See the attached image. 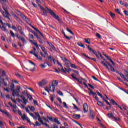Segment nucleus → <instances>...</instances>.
Masks as SVG:
<instances>
[{"label":"nucleus","mask_w":128,"mask_h":128,"mask_svg":"<svg viewBox=\"0 0 128 128\" xmlns=\"http://www.w3.org/2000/svg\"><path fill=\"white\" fill-rule=\"evenodd\" d=\"M2 74L3 76H6V72L4 71H1Z\"/></svg>","instance_id":"13d9d810"},{"label":"nucleus","mask_w":128,"mask_h":128,"mask_svg":"<svg viewBox=\"0 0 128 128\" xmlns=\"http://www.w3.org/2000/svg\"><path fill=\"white\" fill-rule=\"evenodd\" d=\"M83 110L84 114H86L88 112V106L87 104H85L83 106Z\"/></svg>","instance_id":"9b49d317"},{"label":"nucleus","mask_w":128,"mask_h":128,"mask_svg":"<svg viewBox=\"0 0 128 128\" xmlns=\"http://www.w3.org/2000/svg\"><path fill=\"white\" fill-rule=\"evenodd\" d=\"M50 46L53 50H56V48H54V46L52 45V44L50 43L49 44Z\"/></svg>","instance_id":"c9c22d12"},{"label":"nucleus","mask_w":128,"mask_h":128,"mask_svg":"<svg viewBox=\"0 0 128 128\" xmlns=\"http://www.w3.org/2000/svg\"><path fill=\"white\" fill-rule=\"evenodd\" d=\"M28 98L30 100H32V96L31 95H28Z\"/></svg>","instance_id":"37998d69"},{"label":"nucleus","mask_w":128,"mask_h":128,"mask_svg":"<svg viewBox=\"0 0 128 128\" xmlns=\"http://www.w3.org/2000/svg\"><path fill=\"white\" fill-rule=\"evenodd\" d=\"M90 116H91L92 120H94V111L92 110L90 111Z\"/></svg>","instance_id":"5701e85b"},{"label":"nucleus","mask_w":128,"mask_h":128,"mask_svg":"<svg viewBox=\"0 0 128 128\" xmlns=\"http://www.w3.org/2000/svg\"><path fill=\"white\" fill-rule=\"evenodd\" d=\"M78 46H80L81 48H86L84 46V44H82V43H78Z\"/></svg>","instance_id":"a19ab883"},{"label":"nucleus","mask_w":128,"mask_h":128,"mask_svg":"<svg viewBox=\"0 0 128 128\" xmlns=\"http://www.w3.org/2000/svg\"><path fill=\"white\" fill-rule=\"evenodd\" d=\"M58 64V66H60V68H61V69L60 70H61V72H64V74H66V72H72V70H70V68H65V70L64 69V67L62 66V65L60 62L58 61L57 62Z\"/></svg>","instance_id":"f03ea898"},{"label":"nucleus","mask_w":128,"mask_h":128,"mask_svg":"<svg viewBox=\"0 0 128 128\" xmlns=\"http://www.w3.org/2000/svg\"><path fill=\"white\" fill-rule=\"evenodd\" d=\"M48 84V80H43L41 82L38 83L39 86L40 88H42L44 86H46V84Z\"/></svg>","instance_id":"9d476101"},{"label":"nucleus","mask_w":128,"mask_h":128,"mask_svg":"<svg viewBox=\"0 0 128 128\" xmlns=\"http://www.w3.org/2000/svg\"><path fill=\"white\" fill-rule=\"evenodd\" d=\"M98 105L99 106H104V103L98 101Z\"/></svg>","instance_id":"e433bc0d"},{"label":"nucleus","mask_w":128,"mask_h":128,"mask_svg":"<svg viewBox=\"0 0 128 128\" xmlns=\"http://www.w3.org/2000/svg\"><path fill=\"white\" fill-rule=\"evenodd\" d=\"M29 108L31 112H34L36 110V108L32 106H30Z\"/></svg>","instance_id":"2f4dec72"},{"label":"nucleus","mask_w":128,"mask_h":128,"mask_svg":"<svg viewBox=\"0 0 128 128\" xmlns=\"http://www.w3.org/2000/svg\"><path fill=\"white\" fill-rule=\"evenodd\" d=\"M23 94H25V96H26V94H28V91L25 90L23 92Z\"/></svg>","instance_id":"338daca9"},{"label":"nucleus","mask_w":128,"mask_h":128,"mask_svg":"<svg viewBox=\"0 0 128 128\" xmlns=\"http://www.w3.org/2000/svg\"><path fill=\"white\" fill-rule=\"evenodd\" d=\"M89 90H90V94H92L94 96L96 94V93L94 92L92 90H90V89H89Z\"/></svg>","instance_id":"72a5a7b5"},{"label":"nucleus","mask_w":128,"mask_h":128,"mask_svg":"<svg viewBox=\"0 0 128 128\" xmlns=\"http://www.w3.org/2000/svg\"><path fill=\"white\" fill-rule=\"evenodd\" d=\"M47 118H48V120H50V122H54V118L52 117H49L48 116H47Z\"/></svg>","instance_id":"a18cd8bd"},{"label":"nucleus","mask_w":128,"mask_h":128,"mask_svg":"<svg viewBox=\"0 0 128 128\" xmlns=\"http://www.w3.org/2000/svg\"><path fill=\"white\" fill-rule=\"evenodd\" d=\"M0 28L3 32H8V30H6V27H4V23L3 25L0 26Z\"/></svg>","instance_id":"f3484780"},{"label":"nucleus","mask_w":128,"mask_h":128,"mask_svg":"<svg viewBox=\"0 0 128 128\" xmlns=\"http://www.w3.org/2000/svg\"><path fill=\"white\" fill-rule=\"evenodd\" d=\"M118 74L123 78L124 80V82H128V75H126V76H124V75H123L122 73H118Z\"/></svg>","instance_id":"f8f14e48"},{"label":"nucleus","mask_w":128,"mask_h":128,"mask_svg":"<svg viewBox=\"0 0 128 128\" xmlns=\"http://www.w3.org/2000/svg\"><path fill=\"white\" fill-rule=\"evenodd\" d=\"M50 66V64H48V63H46V62H45L44 64H40V66L41 68H46V66Z\"/></svg>","instance_id":"dca6fc26"},{"label":"nucleus","mask_w":128,"mask_h":128,"mask_svg":"<svg viewBox=\"0 0 128 128\" xmlns=\"http://www.w3.org/2000/svg\"><path fill=\"white\" fill-rule=\"evenodd\" d=\"M84 42L86 44H90V38L84 39Z\"/></svg>","instance_id":"cd10ccee"},{"label":"nucleus","mask_w":128,"mask_h":128,"mask_svg":"<svg viewBox=\"0 0 128 128\" xmlns=\"http://www.w3.org/2000/svg\"><path fill=\"white\" fill-rule=\"evenodd\" d=\"M10 87L11 88L12 92L14 90V88H15L14 84H12Z\"/></svg>","instance_id":"f704fd0d"},{"label":"nucleus","mask_w":128,"mask_h":128,"mask_svg":"<svg viewBox=\"0 0 128 128\" xmlns=\"http://www.w3.org/2000/svg\"><path fill=\"white\" fill-rule=\"evenodd\" d=\"M58 82L56 80L52 82V88L53 90H56V86H58Z\"/></svg>","instance_id":"4468645a"},{"label":"nucleus","mask_w":128,"mask_h":128,"mask_svg":"<svg viewBox=\"0 0 128 128\" xmlns=\"http://www.w3.org/2000/svg\"><path fill=\"white\" fill-rule=\"evenodd\" d=\"M48 60L51 62H54V64H56V62L54 60L52 57V56H48Z\"/></svg>","instance_id":"412c9836"},{"label":"nucleus","mask_w":128,"mask_h":128,"mask_svg":"<svg viewBox=\"0 0 128 128\" xmlns=\"http://www.w3.org/2000/svg\"><path fill=\"white\" fill-rule=\"evenodd\" d=\"M72 78H74V80H77V82H80V84H84V86H86V88H88V84H86V82H82V80L77 78H76V76L74 75V74H72Z\"/></svg>","instance_id":"423d86ee"},{"label":"nucleus","mask_w":128,"mask_h":128,"mask_svg":"<svg viewBox=\"0 0 128 128\" xmlns=\"http://www.w3.org/2000/svg\"><path fill=\"white\" fill-rule=\"evenodd\" d=\"M36 38H37L38 40H39L40 42V44H42V39H40V36H36Z\"/></svg>","instance_id":"58836bf2"},{"label":"nucleus","mask_w":128,"mask_h":128,"mask_svg":"<svg viewBox=\"0 0 128 128\" xmlns=\"http://www.w3.org/2000/svg\"><path fill=\"white\" fill-rule=\"evenodd\" d=\"M12 28L14 30H16V32H18V28L15 26H12Z\"/></svg>","instance_id":"680f3d73"},{"label":"nucleus","mask_w":128,"mask_h":128,"mask_svg":"<svg viewBox=\"0 0 128 128\" xmlns=\"http://www.w3.org/2000/svg\"><path fill=\"white\" fill-rule=\"evenodd\" d=\"M48 12L54 18L57 20H60V18H58V16H56V14H54V11H52V10L48 9Z\"/></svg>","instance_id":"39448f33"},{"label":"nucleus","mask_w":128,"mask_h":128,"mask_svg":"<svg viewBox=\"0 0 128 128\" xmlns=\"http://www.w3.org/2000/svg\"><path fill=\"white\" fill-rule=\"evenodd\" d=\"M96 37L98 38L102 39V36H100V34H96Z\"/></svg>","instance_id":"864d4df0"},{"label":"nucleus","mask_w":128,"mask_h":128,"mask_svg":"<svg viewBox=\"0 0 128 128\" xmlns=\"http://www.w3.org/2000/svg\"><path fill=\"white\" fill-rule=\"evenodd\" d=\"M2 126H4V123L0 121V128H2Z\"/></svg>","instance_id":"4d7b16f0"},{"label":"nucleus","mask_w":128,"mask_h":128,"mask_svg":"<svg viewBox=\"0 0 128 128\" xmlns=\"http://www.w3.org/2000/svg\"><path fill=\"white\" fill-rule=\"evenodd\" d=\"M63 104L64 106V108H68V105L66 104V102H64L63 103Z\"/></svg>","instance_id":"0e129e2a"},{"label":"nucleus","mask_w":128,"mask_h":128,"mask_svg":"<svg viewBox=\"0 0 128 128\" xmlns=\"http://www.w3.org/2000/svg\"><path fill=\"white\" fill-rule=\"evenodd\" d=\"M0 24H1V26H4V22H2V18L0 16Z\"/></svg>","instance_id":"79ce46f5"},{"label":"nucleus","mask_w":128,"mask_h":128,"mask_svg":"<svg viewBox=\"0 0 128 128\" xmlns=\"http://www.w3.org/2000/svg\"><path fill=\"white\" fill-rule=\"evenodd\" d=\"M0 112L2 114H6V116L8 118H10V113H8V112L6 111H2V110H1Z\"/></svg>","instance_id":"a211bd4d"},{"label":"nucleus","mask_w":128,"mask_h":128,"mask_svg":"<svg viewBox=\"0 0 128 128\" xmlns=\"http://www.w3.org/2000/svg\"><path fill=\"white\" fill-rule=\"evenodd\" d=\"M10 32L12 38H14V36H16V35H14V33L12 31H10Z\"/></svg>","instance_id":"bf43d9fd"},{"label":"nucleus","mask_w":128,"mask_h":128,"mask_svg":"<svg viewBox=\"0 0 128 128\" xmlns=\"http://www.w3.org/2000/svg\"><path fill=\"white\" fill-rule=\"evenodd\" d=\"M30 42L32 44H34V46H36L37 48H38V43L36 42L34 40L33 41L32 40H30Z\"/></svg>","instance_id":"6ab92c4d"},{"label":"nucleus","mask_w":128,"mask_h":128,"mask_svg":"<svg viewBox=\"0 0 128 128\" xmlns=\"http://www.w3.org/2000/svg\"><path fill=\"white\" fill-rule=\"evenodd\" d=\"M42 118H40V117H38V122H40V124H44V121H42Z\"/></svg>","instance_id":"c756f323"},{"label":"nucleus","mask_w":128,"mask_h":128,"mask_svg":"<svg viewBox=\"0 0 128 128\" xmlns=\"http://www.w3.org/2000/svg\"><path fill=\"white\" fill-rule=\"evenodd\" d=\"M71 68H78V67L74 64H71Z\"/></svg>","instance_id":"49530a36"},{"label":"nucleus","mask_w":128,"mask_h":128,"mask_svg":"<svg viewBox=\"0 0 128 128\" xmlns=\"http://www.w3.org/2000/svg\"><path fill=\"white\" fill-rule=\"evenodd\" d=\"M107 64H108V66H110V68H111V71L113 72H116V70H114V68L112 67V66L110 65V63L107 62Z\"/></svg>","instance_id":"b1692460"},{"label":"nucleus","mask_w":128,"mask_h":128,"mask_svg":"<svg viewBox=\"0 0 128 128\" xmlns=\"http://www.w3.org/2000/svg\"><path fill=\"white\" fill-rule=\"evenodd\" d=\"M3 10H4L5 12H4V11H1L2 14H3L4 16V18H8V20H10V14L8 13V9L4 7V6H3Z\"/></svg>","instance_id":"7ed1b4c3"},{"label":"nucleus","mask_w":128,"mask_h":128,"mask_svg":"<svg viewBox=\"0 0 128 128\" xmlns=\"http://www.w3.org/2000/svg\"><path fill=\"white\" fill-rule=\"evenodd\" d=\"M124 13L125 14L126 16H128V12H127L126 10H125L124 11Z\"/></svg>","instance_id":"774afa93"},{"label":"nucleus","mask_w":128,"mask_h":128,"mask_svg":"<svg viewBox=\"0 0 128 128\" xmlns=\"http://www.w3.org/2000/svg\"><path fill=\"white\" fill-rule=\"evenodd\" d=\"M20 86H18L16 90H14L12 91V94L14 98L16 96H17V98H22L23 104H26L28 102V100L26 99V97H24V95H20Z\"/></svg>","instance_id":"f257e3e1"},{"label":"nucleus","mask_w":128,"mask_h":128,"mask_svg":"<svg viewBox=\"0 0 128 128\" xmlns=\"http://www.w3.org/2000/svg\"><path fill=\"white\" fill-rule=\"evenodd\" d=\"M36 124H33L32 125L34 126H40V123H38V122H36Z\"/></svg>","instance_id":"ea45409f"},{"label":"nucleus","mask_w":128,"mask_h":128,"mask_svg":"<svg viewBox=\"0 0 128 128\" xmlns=\"http://www.w3.org/2000/svg\"><path fill=\"white\" fill-rule=\"evenodd\" d=\"M29 62L31 64H32V66H34V68H36V64L30 60L29 61Z\"/></svg>","instance_id":"052dcab7"},{"label":"nucleus","mask_w":128,"mask_h":128,"mask_svg":"<svg viewBox=\"0 0 128 128\" xmlns=\"http://www.w3.org/2000/svg\"><path fill=\"white\" fill-rule=\"evenodd\" d=\"M34 56L36 58H38V60H42V57H38V54H34Z\"/></svg>","instance_id":"7c9ffc66"},{"label":"nucleus","mask_w":128,"mask_h":128,"mask_svg":"<svg viewBox=\"0 0 128 128\" xmlns=\"http://www.w3.org/2000/svg\"><path fill=\"white\" fill-rule=\"evenodd\" d=\"M45 90L50 94V88L48 87L45 88Z\"/></svg>","instance_id":"c03bdc74"},{"label":"nucleus","mask_w":128,"mask_h":128,"mask_svg":"<svg viewBox=\"0 0 128 128\" xmlns=\"http://www.w3.org/2000/svg\"><path fill=\"white\" fill-rule=\"evenodd\" d=\"M66 30H67V32H70L71 34H72V36H74V32H72V31L70 30V28H66Z\"/></svg>","instance_id":"4c0bfd02"},{"label":"nucleus","mask_w":128,"mask_h":128,"mask_svg":"<svg viewBox=\"0 0 128 128\" xmlns=\"http://www.w3.org/2000/svg\"><path fill=\"white\" fill-rule=\"evenodd\" d=\"M34 104L35 106H38V103L36 100H34Z\"/></svg>","instance_id":"e2e57ef3"},{"label":"nucleus","mask_w":128,"mask_h":128,"mask_svg":"<svg viewBox=\"0 0 128 128\" xmlns=\"http://www.w3.org/2000/svg\"><path fill=\"white\" fill-rule=\"evenodd\" d=\"M92 78H93V80H96V82H100V81L98 80V78H96L94 76H92Z\"/></svg>","instance_id":"5fc2aeb1"},{"label":"nucleus","mask_w":128,"mask_h":128,"mask_svg":"<svg viewBox=\"0 0 128 128\" xmlns=\"http://www.w3.org/2000/svg\"><path fill=\"white\" fill-rule=\"evenodd\" d=\"M62 60L65 62V66L66 68H70V62L68 61V59L65 58H62Z\"/></svg>","instance_id":"6e6552de"},{"label":"nucleus","mask_w":128,"mask_h":128,"mask_svg":"<svg viewBox=\"0 0 128 128\" xmlns=\"http://www.w3.org/2000/svg\"><path fill=\"white\" fill-rule=\"evenodd\" d=\"M29 38H31L32 40H34V37L32 34H29Z\"/></svg>","instance_id":"3c124183"},{"label":"nucleus","mask_w":128,"mask_h":128,"mask_svg":"<svg viewBox=\"0 0 128 128\" xmlns=\"http://www.w3.org/2000/svg\"><path fill=\"white\" fill-rule=\"evenodd\" d=\"M74 118H75V120H80V118L81 116L80 114H74L73 116Z\"/></svg>","instance_id":"aec40b11"},{"label":"nucleus","mask_w":128,"mask_h":128,"mask_svg":"<svg viewBox=\"0 0 128 128\" xmlns=\"http://www.w3.org/2000/svg\"><path fill=\"white\" fill-rule=\"evenodd\" d=\"M111 104L113 105V106H118V104H116V102L114 100H110Z\"/></svg>","instance_id":"393cba45"},{"label":"nucleus","mask_w":128,"mask_h":128,"mask_svg":"<svg viewBox=\"0 0 128 128\" xmlns=\"http://www.w3.org/2000/svg\"><path fill=\"white\" fill-rule=\"evenodd\" d=\"M54 122L57 124H60V121H58V120L56 118L54 119Z\"/></svg>","instance_id":"473e14b6"},{"label":"nucleus","mask_w":128,"mask_h":128,"mask_svg":"<svg viewBox=\"0 0 128 128\" xmlns=\"http://www.w3.org/2000/svg\"><path fill=\"white\" fill-rule=\"evenodd\" d=\"M55 90H56V89H53L52 85L51 86H50L49 88V91L50 92H54Z\"/></svg>","instance_id":"c85d7f7f"},{"label":"nucleus","mask_w":128,"mask_h":128,"mask_svg":"<svg viewBox=\"0 0 128 128\" xmlns=\"http://www.w3.org/2000/svg\"><path fill=\"white\" fill-rule=\"evenodd\" d=\"M32 28H34V30L39 32L40 34L42 36V38H44V35L42 34V32H40V30H38L36 29L33 26H32Z\"/></svg>","instance_id":"bb28decb"},{"label":"nucleus","mask_w":128,"mask_h":128,"mask_svg":"<svg viewBox=\"0 0 128 128\" xmlns=\"http://www.w3.org/2000/svg\"><path fill=\"white\" fill-rule=\"evenodd\" d=\"M36 2L37 4L38 5V6H40V10H42V14H44L46 16V10L42 6H40V4H42L44 2V1H42V0H36Z\"/></svg>","instance_id":"20e7f679"},{"label":"nucleus","mask_w":128,"mask_h":128,"mask_svg":"<svg viewBox=\"0 0 128 128\" xmlns=\"http://www.w3.org/2000/svg\"><path fill=\"white\" fill-rule=\"evenodd\" d=\"M40 47L41 48L42 52H43L45 56H48V52H46V48L42 46H40Z\"/></svg>","instance_id":"ddd939ff"},{"label":"nucleus","mask_w":128,"mask_h":128,"mask_svg":"<svg viewBox=\"0 0 128 128\" xmlns=\"http://www.w3.org/2000/svg\"><path fill=\"white\" fill-rule=\"evenodd\" d=\"M108 118H112L114 120V122H118L120 120V118H116L114 116V114L112 113L108 114Z\"/></svg>","instance_id":"0eeeda50"},{"label":"nucleus","mask_w":128,"mask_h":128,"mask_svg":"<svg viewBox=\"0 0 128 128\" xmlns=\"http://www.w3.org/2000/svg\"><path fill=\"white\" fill-rule=\"evenodd\" d=\"M40 56H42L43 58H46V56L45 54H44V53H42V52H40Z\"/></svg>","instance_id":"6e6d98bb"},{"label":"nucleus","mask_w":128,"mask_h":128,"mask_svg":"<svg viewBox=\"0 0 128 128\" xmlns=\"http://www.w3.org/2000/svg\"><path fill=\"white\" fill-rule=\"evenodd\" d=\"M92 52H94V54H95V56H96V58H100V56H98V52H96L94 51V50H93L92 51Z\"/></svg>","instance_id":"a878e982"},{"label":"nucleus","mask_w":128,"mask_h":128,"mask_svg":"<svg viewBox=\"0 0 128 128\" xmlns=\"http://www.w3.org/2000/svg\"><path fill=\"white\" fill-rule=\"evenodd\" d=\"M65 37L67 40H72V36L71 37H68L66 36H65Z\"/></svg>","instance_id":"de8ad7c7"},{"label":"nucleus","mask_w":128,"mask_h":128,"mask_svg":"<svg viewBox=\"0 0 128 128\" xmlns=\"http://www.w3.org/2000/svg\"><path fill=\"white\" fill-rule=\"evenodd\" d=\"M110 16L111 17H112L113 18H114V17L116 16V14H114L113 13H110Z\"/></svg>","instance_id":"603ef678"},{"label":"nucleus","mask_w":128,"mask_h":128,"mask_svg":"<svg viewBox=\"0 0 128 128\" xmlns=\"http://www.w3.org/2000/svg\"><path fill=\"white\" fill-rule=\"evenodd\" d=\"M18 28L19 32H20V34H22V36L26 37V35H24V32L22 31V27L19 26L18 27Z\"/></svg>","instance_id":"4be33fe9"},{"label":"nucleus","mask_w":128,"mask_h":128,"mask_svg":"<svg viewBox=\"0 0 128 128\" xmlns=\"http://www.w3.org/2000/svg\"><path fill=\"white\" fill-rule=\"evenodd\" d=\"M4 26H6L8 27L9 28H12V26H10L8 23L4 24Z\"/></svg>","instance_id":"8fccbe9b"},{"label":"nucleus","mask_w":128,"mask_h":128,"mask_svg":"<svg viewBox=\"0 0 128 128\" xmlns=\"http://www.w3.org/2000/svg\"><path fill=\"white\" fill-rule=\"evenodd\" d=\"M42 118H43V119L44 120H45V122H50V121H49L46 118L44 117Z\"/></svg>","instance_id":"69168bd1"},{"label":"nucleus","mask_w":128,"mask_h":128,"mask_svg":"<svg viewBox=\"0 0 128 128\" xmlns=\"http://www.w3.org/2000/svg\"><path fill=\"white\" fill-rule=\"evenodd\" d=\"M17 38L18 40H22V42L24 44H26V40H24V38L18 36V35L17 36Z\"/></svg>","instance_id":"2eb2a0df"},{"label":"nucleus","mask_w":128,"mask_h":128,"mask_svg":"<svg viewBox=\"0 0 128 128\" xmlns=\"http://www.w3.org/2000/svg\"><path fill=\"white\" fill-rule=\"evenodd\" d=\"M103 66H105V68H106V70H110V68H108V65L106 64V63H104L103 64Z\"/></svg>","instance_id":"09e8293b"},{"label":"nucleus","mask_w":128,"mask_h":128,"mask_svg":"<svg viewBox=\"0 0 128 128\" xmlns=\"http://www.w3.org/2000/svg\"><path fill=\"white\" fill-rule=\"evenodd\" d=\"M22 118L24 120L28 121V122H29V124L32 125V122H30V118L26 116V114H24L22 116Z\"/></svg>","instance_id":"1a4fd4ad"}]
</instances>
